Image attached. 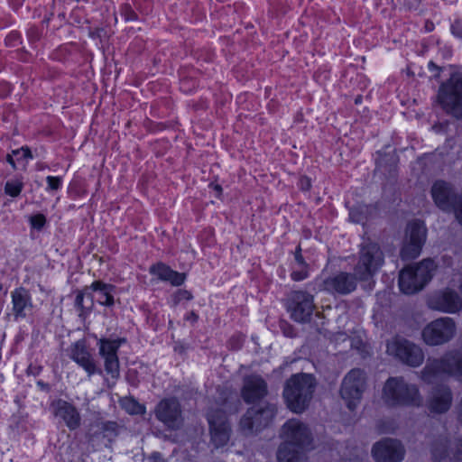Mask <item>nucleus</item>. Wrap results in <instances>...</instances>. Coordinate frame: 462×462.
<instances>
[{"instance_id":"52","label":"nucleus","mask_w":462,"mask_h":462,"mask_svg":"<svg viewBox=\"0 0 462 462\" xmlns=\"http://www.w3.org/2000/svg\"><path fill=\"white\" fill-rule=\"evenodd\" d=\"M345 462H363V457H360L359 455H356V456L355 457V458L350 459V460H348V461H345Z\"/></svg>"},{"instance_id":"21","label":"nucleus","mask_w":462,"mask_h":462,"mask_svg":"<svg viewBox=\"0 0 462 462\" xmlns=\"http://www.w3.org/2000/svg\"><path fill=\"white\" fill-rule=\"evenodd\" d=\"M431 195L438 208L451 211L462 197L456 194L452 186L443 180L436 181L431 188Z\"/></svg>"},{"instance_id":"18","label":"nucleus","mask_w":462,"mask_h":462,"mask_svg":"<svg viewBox=\"0 0 462 462\" xmlns=\"http://www.w3.org/2000/svg\"><path fill=\"white\" fill-rule=\"evenodd\" d=\"M372 455L376 462H401L405 449L400 441L385 439L374 445Z\"/></svg>"},{"instance_id":"33","label":"nucleus","mask_w":462,"mask_h":462,"mask_svg":"<svg viewBox=\"0 0 462 462\" xmlns=\"http://www.w3.org/2000/svg\"><path fill=\"white\" fill-rule=\"evenodd\" d=\"M119 426L115 421H105L100 424V430L105 438L112 439L118 433Z\"/></svg>"},{"instance_id":"25","label":"nucleus","mask_w":462,"mask_h":462,"mask_svg":"<svg viewBox=\"0 0 462 462\" xmlns=\"http://www.w3.org/2000/svg\"><path fill=\"white\" fill-rule=\"evenodd\" d=\"M151 273L158 276L159 279L170 282L174 286L181 285L185 281V274L175 272L163 263L151 266Z\"/></svg>"},{"instance_id":"46","label":"nucleus","mask_w":462,"mask_h":462,"mask_svg":"<svg viewBox=\"0 0 462 462\" xmlns=\"http://www.w3.org/2000/svg\"><path fill=\"white\" fill-rule=\"evenodd\" d=\"M301 189L309 190L311 187L310 180L308 177H301L300 180Z\"/></svg>"},{"instance_id":"50","label":"nucleus","mask_w":462,"mask_h":462,"mask_svg":"<svg viewBox=\"0 0 462 462\" xmlns=\"http://www.w3.org/2000/svg\"><path fill=\"white\" fill-rule=\"evenodd\" d=\"M188 320H191L193 322H196L199 319L198 315L194 312V311H191L186 318Z\"/></svg>"},{"instance_id":"34","label":"nucleus","mask_w":462,"mask_h":462,"mask_svg":"<svg viewBox=\"0 0 462 462\" xmlns=\"http://www.w3.org/2000/svg\"><path fill=\"white\" fill-rule=\"evenodd\" d=\"M23 188V183L20 180H9L5 183V194L15 198L18 197Z\"/></svg>"},{"instance_id":"54","label":"nucleus","mask_w":462,"mask_h":462,"mask_svg":"<svg viewBox=\"0 0 462 462\" xmlns=\"http://www.w3.org/2000/svg\"><path fill=\"white\" fill-rule=\"evenodd\" d=\"M212 186L214 187L215 190H217V191L218 195H220V194H221V192H222V188H221V186H220V185H218V184H216V185H213V184H212Z\"/></svg>"},{"instance_id":"37","label":"nucleus","mask_w":462,"mask_h":462,"mask_svg":"<svg viewBox=\"0 0 462 462\" xmlns=\"http://www.w3.org/2000/svg\"><path fill=\"white\" fill-rule=\"evenodd\" d=\"M47 180V190L55 191L58 190L62 184V179L60 177L48 176L46 178Z\"/></svg>"},{"instance_id":"39","label":"nucleus","mask_w":462,"mask_h":462,"mask_svg":"<svg viewBox=\"0 0 462 462\" xmlns=\"http://www.w3.org/2000/svg\"><path fill=\"white\" fill-rule=\"evenodd\" d=\"M121 14L124 16L125 21H134L137 19V14L129 5H124L121 8Z\"/></svg>"},{"instance_id":"10","label":"nucleus","mask_w":462,"mask_h":462,"mask_svg":"<svg viewBox=\"0 0 462 462\" xmlns=\"http://www.w3.org/2000/svg\"><path fill=\"white\" fill-rule=\"evenodd\" d=\"M367 376L364 370L354 368L343 378L339 393L349 410H354L366 388Z\"/></svg>"},{"instance_id":"8","label":"nucleus","mask_w":462,"mask_h":462,"mask_svg":"<svg viewBox=\"0 0 462 462\" xmlns=\"http://www.w3.org/2000/svg\"><path fill=\"white\" fill-rule=\"evenodd\" d=\"M280 446L312 449L313 437L309 426L299 419L288 420L281 428Z\"/></svg>"},{"instance_id":"28","label":"nucleus","mask_w":462,"mask_h":462,"mask_svg":"<svg viewBox=\"0 0 462 462\" xmlns=\"http://www.w3.org/2000/svg\"><path fill=\"white\" fill-rule=\"evenodd\" d=\"M451 444L449 443L447 438H440L434 441L432 444V456L435 461L442 462L445 460L447 457H449V453L448 452V448H450Z\"/></svg>"},{"instance_id":"27","label":"nucleus","mask_w":462,"mask_h":462,"mask_svg":"<svg viewBox=\"0 0 462 462\" xmlns=\"http://www.w3.org/2000/svg\"><path fill=\"white\" fill-rule=\"evenodd\" d=\"M90 289L98 293L97 301L101 305L112 306L114 304L113 293L116 290L114 285L96 281L91 284Z\"/></svg>"},{"instance_id":"3","label":"nucleus","mask_w":462,"mask_h":462,"mask_svg":"<svg viewBox=\"0 0 462 462\" xmlns=\"http://www.w3.org/2000/svg\"><path fill=\"white\" fill-rule=\"evenodd\" d=\"M383 400L388 406L420 407L423 398L419 387L403 377H390L383 388Z\"/></svg>"},{"instance_id":"49","label":"nucleus","mask_w":462,"mask_h":462,"mask_svg":"<svg viewBox=\"0 0 462 462\" xmlns=\"http://www.w3.org/2000/svg\"><path fill=\"white\" fill-rule=\"evenodd\" d=\"M457 420L462 424V397L457 405Z\"/></svg>"},{"instance_id":"15","label":"nucleus","mask_w":462,"mask_h":462,"mask_svg":"<svg viewBox=\"0 0 462 462\" xmlns=\"http://www.w3.org/2000/svg\"><path fill=\"white\" fill-rule=\"evenodd\" d=\"M358 281L356 272H338L324 279L320 288L333 295H347L356 291Z\"/></svg>"},{"instance_id":"57","label":"nucleus","mask_w":462,"mask_h":462,"mask_svg":"<svg viewBox=\"0 0 462 462\" xmlns=\"http://www.w3.org/2000/svg\"><path fill=\"white\" fill-rule=\"evenodd\" d=\"M360 102V97H357L356 99V103H359Z\"/></svg>"},{"instance_id":"26","label":"nucleus","mask_w":462,"mask_h":462,"mask_svg":"<svg viewBox=\"0 0 462 462\" xmlns=\"http://www.w3.org/2000/svg\"><path fill=\"white\" fill-rule=\"evenodd\" d=\"M310 449L279 446L277 449L278 462H308L307 453Z\"/></svg>"},{"instance_id":"2","label":"nucleus","mask_w":462,"mask_h":462,"mask_svg":"<svg viewBox=\"0 0 462 462\" xmlns=\"http://www.w3.org/2000/svg\"><path fill=\"white\" fill-rule=\"evenodd\" d=\"M316 387L315 378L311 374H298L286 381L283 397L288 408L295 412L304 411L312 399Z\"/></svg>"},{"instance_id":"55","label":"nucleus","mask_w":462,"mask_h":462,"mask_svg":"<svg viewBox=\"0 0 462 462\" xmlns=\"http://www.w3.org/2000/svg\"><path fill=\"white\" fill-rule=\"evenodd\" d=\"M429 67L432 68V69H439V68L433 62H430L429 63Z\"/></svg>"},{"instance_id":"30","label":"nucleus","mask_w":462,"mask_h":462,"mask_svg":"<svg viewBox=\"0 0 462 462\" xmlns=\"http://www.w3.org/2000/svg\"><path fill=\"white\" fill-rule=\"evenodd\" d=\"M121 404L130 414H142L144 412V407L132 398L123 399Z\"/></svg>"},{"instance_id":"40","label":"nucleus","mask_w":462,"mask_h":462,"mask_svg":"<svg viewBox=\"0 0 462 462\" xmlns=\"http://www.w3.org/2000/svg\"><path fill=\"white\" fill-rule=\"evenodd\" d=\"M294 260H295V263H294L295 266L309 267V264L306 263V261L304 260V258L301 254V248L300 245L295 250Z\"/></svg>"},{"instance_id":"1","label":"nucleus","mask_w":462,"mask_h":462,"mask_svg":"<svg viewBox=\"0 0 462 462\" xmlns=\"http://www.w3.org/2000/svg\"><path fill=\"white\" fill-rule=\"evenodd\" d=\"M419 377L429 384L447 377L462 382V351L451 349L440 357H429Z\"/></svg>"},{"instance_id":"19","label":"nucleus","mask_w":462,"mask_h":462,"mask_svg":"<svg viewBox=\"0 0 462 462\" xmlns=\"http://www.w3.org/2000/svg\"><path fill=\"white\" fill-rule=\"evenodd\" d=\"M53 415L60 420L70 430L79 429L81 425V416L72 403L58 399L51 403Z\"/></svg>"},{"instance_id":"22","label":"nucleus","mask_w":462,"mask_h":462,"mask_svg":"<svg viewBox=\"0 0 462 462\" xmlns=\"http://www.w3.org/2000/svg\"><path fill=\"white\" fill-rule=\"evenodd\" d=\"M267 394V384L259 375L252 374L245 378L242 396L246 402H254Z\"/></svg>"},{"instance_id":"44","label":"nucleus","mask_w":462,"mask_h":462,"mask_svg":"<svg viewBox=\"0 0 462 462\" xmlns=\"http://www.w3.org/2000/svg\"><path fill=\"white\" fill-rule=\"evenodd\" d=\"M13 154L21 155V158H32V152L28 147H22L21 149L13 151Z\"/></svg>"},{"instance_id":"47","label":"nucleus","mask_w":462,"mask_h":462,"mask_svg":"<svg viewBox=\"0 0 462 462\" xmlns=\"http://www.w3.org/2000/svg\"><path fill=\"white\" fill-rule=\"evenodd\" d=\"M149 461L150 462H167L162 455L159 452H153L151 454V456L149 457Z\"/></svg>"},{"instance_id":"38","label":"nucleus","mask_w":462,"mask_h":462,"mask_svg":"<svg viewBox=\"0 0 462 462\" xmlns=\"http://www.w3.org/2000/svg\"><path fill=\"white\" fill-rule=\"evenodd\" d=\"M30 223L33 228L42 229L46 223V217L42 214H36L30 217Z\"/></svg>"},{"instance_id":"48","label":"nucleus","mask_w":462,"mask_h":462,"mask_svg":"<svg viewBox=\"0 0 462 462\" xmlns=\"http://www.w3.org/2000/svg\"><path fill=\"white\" fill-rule=\"evenodd\" d=\"M28 34L29 36L32 39V40H37L39 39V32L37 29L35 28H32L29 30L28 32Z\"/></svg>"},{"instance_id":"53","label":"nucleus","mask_w":462,"mask_h":462,"mask_svg":"<svg viewBox=\"0 0 462 462\" xmlns=\"http://www.w3.org/2000/svg\"><path fill=\"white\" fill-rule=\"evenodd\" d=\"M425 27H426V30L430 32V31L433 30L434 24L431 22H427L425 24Z\"/></svg>"},{"instance_id":"4","label":"nucleus","mask_w":462,"mask_h":462,"mask_svg":"<svg viewBox=\"0 0 462 462\" xmlns=\"http://www.w3.org/2000/svg\"><path fill=\"white\" fill-rule=\"evenodd\" d=\"M436 269L431 259H424L420 263L411 265L401 271L399 287L405 294H413L420 291L429 282Z\"/></svg>"},{"instance_id":"5","label":"nucleus","mask_w":462,"mask_h":462,"mask_svg":"<svg viewBox=\"0 0 462 462\" xmlns=\"http://www.w3.org/2000/svg\"><path fill=\"white\" fill-rule=\"evenodd\" d=\"M438 101L442 108L457 118H462V73L454 72L439 89Z\"/></svg>"},{"instance_id":"51","label":"nucleus","mask_w":462,"mask_h":462,"mask_svg":"<svg viewBox=\"0 0 462 462\" xmlns=\"http://www.w3.org/2000/svg\"><path fill=\"white\" fill-rule=\"evenodd\" d=\"M6 160H7V162L12 165V167H13L14 169H15V168H16V167H15V162H14V159H13V156H12L11 154H8V155H7Z\"/></svg>"},{"instance_id":"17","label":"nucleus","mask_w":462,"mask_h":462,"mask_svg":"<svg viewBox=\"0 0 462 462\" xmlns=\"http://www.w3.org/2000/svg\"><path fill=\"white\" fill-rule=\"evenodd\" d=\"M453 403V393L449 386L438 385L428 394L426 407L430 414H444L449 411Z\"/></svg>"},{"instance_id":"7","label":"nucleus","mask_w":462,"mask_h":462,"mask_svg":"<svg viewBox=\"0 0 462 462\" xmlns=\"http://www.w3.org/2000/svg\"><path fill=\"white\" fill-rule=\"evenodd\" d=\"M386 352L400 363L410 367H419L425 359L422 348L403 337H395L386 345Z\"/></svg>"},{"instance_id":"29","label":"nucleus","mask_w":462,"mask_h":462,"mask_svg":"<svg viewBox=\"0 0 462 462\" xmlns=\"http://www.w3.org/2000/svg\"><path fill=\"white\" fill-rule=\"evenodd\" d=\"M119 347V343L114 340H100V355L106 358L109 356H117L116 352Z\"/></svg>"},{"instance_id":"12","label":"nucleus","mask_w":462,"mask_h":462,"mask_svg":"<svg viewBox=\"0 0 462 462\" xmlns=\"http://www.w3.org/2000/svg\"><path fill=\"white\" fill-rule=\"evenodd\" d=\"M427 228L422 221L414 220L408 224L405 241L401 250L403 260L414 259L420 254L426 241Z\"/></svg>"},{"instance_id":"11","label":"nucleus","mask_w":462,"mask_h":462,"mask_svg":"<svg viewBox=\"0 0 462 462\" xmlns=\"http://www.w3.org/2000/svg\"><path fill=\"white\" fill-rule=\"evenodd\" d=\"M276 405L270 402L260 403L249 408L240 420L241 430L253 433L268 426L276 415Z\"/></svg>"},{"instance_id":"35","label":"nucleus","mask_w":462,"mask_h":462,"mask_svg":"<svg viewBox=\"0 0 462 462\" xmlns=\"http://www.w3.org/2000/svg\"><path fill=\"white\" fill-rule=\"evenodd\" d=\"M309 275V267H298L293 265L291 277L293 281L300 282L306 279Z\"/></svg>"},{"instance_id":"32","label":"nucleus","mask_w":462,"mask_h":462,"mask_svg":"<svg viewBox=\"0 0 462 462\" xmlns=\"http://www.w3.org/2000/svg\"><path fill=\"white\" fill-rule=\"evenodd\" d=\"M368 210L369 207L365 205L353 208L349 212V217L351 221L355 223H363V221L366 218Z\"/></svg>"},{"instance_id":"58","label":"nucleus","mask_w":462,"mask_h":462,"mask_svg":"<svg viewBox=\"0 0 462 462\" xmlns=\"http://www.w3.org/2000/svg\"><path fill=\"white\" fill-rule=\"evenodd\" d=\"M459 340H460V343L462 345V331H461V334H460V337H459Z\"/></svg>"},{"instance_id":"41","label":"nucleus","mask_w":462,"mask_h":462,"mask_svg":"<svg viewBox=\"0 0 462 462\" xmlns=\"http://www.w3.org/2000/svg\"><path fill=\"white\" fill-rule=\"evenodd\" d=\"M86 293L83 292V291H79L77 296H76V299H75V304L76 306L80 309L82 311L84 310H90L91 309V306H92V300H90V305L89 306H84V297H85Z\"/></svg>"},{"instance_id":"45","label":"nucleus","mask_w":462,"mask_h":462,"mask_svg":"<svg viewBox=\"0 0 462 462\" xmlns=\"http://www.w3.org/2000/svg\"><path fill=\"white\" fill-rule=\"evenodd\" d=\"M456 218L462 225V198L458 199L457 204L453 209Z\"/></svg>"},{"instance_id":"56","label":"nucleus","mask_w":462,"mask_h":462,"mask_svg":"<svg viewBox=\"0 0 462 462\" xmlns=\"http://www.w3.org/2000/svg\"><path fill=\"white\" fill-rule=\"evenodd\" d=\"M37 167L39 170H43L45 168V166L42 164H39Z\"/></svg>"},{"instance_id":"14","label":"nucleus","mask_w":462,"mask_h":462,"mask_svg":"<svg viewBox=\"0 0 462 462\" xmlns=\"http://www.w3.org/2000/svg\"><path fill=\"white\" fill-rule=\"evenodd\" d=\"M208 421L210 444L217 449L226 447L230 440L232 430L225 412L222 411L209 412Z\"/></svg>"},{"instance_id":"13","label":"nucleus","mask_w":462,"mask_h":462,"mask_svg":"<svg viewBox=\"0 0 462 462\" xmlns=\"http://www.w3.org/2000/svg\"><path fill=\"white\" fill-rule=\"evenodd\" d=\"M286 307L293 320L301 323L307 322L315 309L313 296L303 291H291L288 295Z\"/></svg>"},{"instance_id":"23","label":"nucleus","mask_w":462,"mask_h":462,"mask_svg":"<svg viewBox=\"0 0 462 462\" xmlns=\"http://www.w3.org/2000/svg\"><path fill=\"white\" fill-rule=\"evenodd\" d=\"M70 357L79 364L88 374V375H92L96 373V364L84 342L78 341L73 345Z\"/></svg>"},{"instance_id":"16","label":"nucleus","mask_w":462,"mask_h":462,"mask_svg":"<svg viewBox=\"0 0 462 462\" xmlns=\"http://www.w3.org/2000/svg\"><path fill=\"white\" fill-rule=\"evenodd\" d=\"M155 417L167 428L177 430L183 422L181 408L176 398H165L155 407Z\"/></svg>"},{"instance_id":"42","label":"nucleus","mask_w":462,"mask_h":462,"mask_svg":"<svg viewBox=\"0 0 462 462\" xmlns=\"http://www.w3.org/2000/svg\"><path fill=\"white\" fill-rule=\"evenodd\" d=\"M191 299H192V294L189 291L180 290L174 296V302H175V304H177L183 300H189Z\"/></svg>"},{"instance_id":"36","label":"nucleus","mask_w":462,"mask_h":462,"mask_svg":"<svg viewBox=\"0 0 462 462\" xmlns=\"http://www.w3.org/2000/svg\"><path fill=\"white\" fill-rule=\"evenodd\" d=\"M452 452L453 457H449V460L452 462H461L462 461V442L455 441L452 444Z\"/></svg>"},{"instance_id":"31","label":"nucleus","mask_w":462,"mask_h":462,"mask_svg":"<svg viewBox=\"0 0 462 462\" xmlns=\"http://www.w3.org/2000/svg\"><path fill=\"white\" fill-rule=\"evenodd\" d=\"M105 369L107 374H111L112 378L119 377V361L117 356L106 357Z\"/></svg>"},{"instance_id":"20","label":"nucleus","mask_w":462,"mask_h":462,"mask_svg":"<svg viewBox=\"0 0 462 462\" xmlns=\"http://www.w3.org/2000/svg\"><path fill=\"white\" fill-rule=\"evenodd\" d=\"M428 305L434 310L456 313L462 308V299L455 291L445 290L431 296Z\"/></svg>"},{"instance_id":"24","label":"nucleus","mask_w":462,"mask_h":462,"mask_svg":"<svg viewBox=\"0 0 462 462\" xmlns=\"http://www.w3.org/2000/svg\"><path fill=\"white\" fill-rule=\"evenodd\" d=\"M13 312L16 319L25 318L27 310L32 308V299L29 291L23 288H17L12 292Z\"/></svg>"},{"instance_id":"6","label":"nucleus","mask_w":462,"mask_h":462,"mask_svg":"<svg viewBox=\"0 0 462 462\" xmlns=\"http://www.w3.org/2000/svg\"><path fill=\"white\" fill-rule=\"evenodd\" d=\"M457 330V323L452 318H438L422 328L421 340L429 346H443L455 337Z\"/></svg>"},{"instance_id":"43","label":"nucleus","mask_w":462,"mask_h":462,"mask_svg":"<svg viewBox=\"0 0 462 462\" xmlns=\"http://www.w3.org/2000/svg\"><path fill=\"white\" fill-rule=\"evenodd\" d=\"M451 31L455 36L462 39V21H456L451 26Z\"/></svg>"},{"instance_id":"9","label":"nucleus","mask_w":462,"mask_h":462,"mask_svg":"<svg viewBox=\"0 0 462 462\" xmlns=\"http://www.w3.org/2000/svg\"><path fill=\"white\" fill-rule=\"evenodd\" d=\"M383 263V254L380 246L372 242L364 243L359 252V259L355 266L356 275L360 281H367Z\"/></svg>"}]
</instances>
